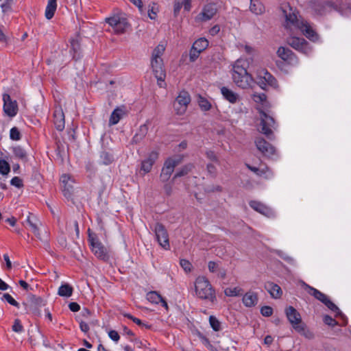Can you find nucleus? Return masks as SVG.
Instances as JSON below:
<instances>
[{
	"label": "nucleus",
	"mask_w": 351,
	"mask_h": 351,
	"mask_svg": "<svg viewBox=\"0 0 351 351\" xmlns=\"http://www.w3.org/2000/svg\"><path fill=\"white\" fill-rule=\"evenodd\" d=\"M165 50V45L159 44L158 45H157L152 52L151 60L162 59L161 56L164 53Z\"/></svg>",
	"instance_id": "nucleus-36"
},
{
	"label": "nucleus",
	"mask_w": 351,
	"mask_h": 351,
	"mask_svg": "<svg viewBox=\"0 0 351 351\" xmlns=\"http://www.w3.org/2000/svg\"><path fill=\"white\" fill-rule=\"evenodd\" d=\"M193 168V165L192 164H188L184 166L181 169L178 171L175 176H173V180L176 178L182 177L183 176L186 175L189 171L192 170Z\"/></svg>",
	"instance_id": "nucleus-40"
},
{
	"label": "nucleus",
	"mask_w": 351,
	"mask_h": 351,
	"mask_svg": "<svg viewBox=\"0 0 351 351\" xmlns=\"http://www.w3.org/2000/svg\"><path fill=\"white\" fill-rule=\"evenodd\" d=\"M220 30V27L219 25H216L215 26H213L210 30H209V33L212 35V36H215L217 34L219 33Z\"/></svg>",
	"instance_id": "nucleus-61"
},
{
	"label": "nucleus",
	"mask_w": 351,
	"mask_h": 351,
	"mask_svg": "<svg viewBox=\"0 0 351 351\" xmlns=\"http://www.w3.org/2000/svg\"><path fill=\"white\" fill-rule=\"evenodd\" d=\"M199 339H200L201 342L202 343V344L204 346H206L210 350H213V346L210 343L209 339L207 337H206L205 336H204L202 334L199 335Z\"/></svg>",
	"instance_id": "nucleus-47"
},
{
	"label": "nucleus",
	"mask_w": 351,
	"mask_h": 351,
	"mask_svg": "<svg viewBox=\"0 0 351 351\" xmlns=\"http://www.w3.org/2000/svg\"><path fill=\"white\" fill-rule=\"evenodd\" d=\"M191 101L189 94L186 91H181L176 98L173 108L178 114H183Z\"/></svg>",
	"instance_id": "nucleus-13"
},
{
	"label": "nucleus",
	"mask_w": 351,
	"mask_h": 351,
	"mask_svg": "<svg viewBox=\"0 0 351 351\" xmlns=\"http://www.w3.org/2000/svg\"><path fill=\"white\" fill-rule=\"evenodd\" d=\"M255 75L256 82L262 89H265L267 86H271L274 88L278 87L276 80L267 69L263 68L258 69L256 71Z\"/></svg>",
	"instance_id": "nucleus-9"
},
{
	"label": "nucleus",
	"mask_w": 351,
	"mask_h": 351,
	"mask_svg": "<svg viewBox=\"0 0 351 351\" xmlns=\"http://www.w3.org/2000/svg\"><path fill=\"white\" fill-rule=\"evenodd\" d=\"M108 336L112 340H113L116 342H117L120 338L119 333L116 330H110L108 332Z\"/></svg>",
	"instance_id": "nucleus-56"
},
{
	"label": "nucleus",
	"mask_w": 351,
	"mask_h": 351,
	"mask_svg": "<svg viewBox=\"0 0 351 351\" xmlns=\"http://www.w3.org/2000/svg\"><path fill=\"white\" fill-rule=\"evenodd\" d=\"M147 300L152 304H161V305L168 310V304L166 300L156 291H149L146 295Z\"/></svg>",
	"instance_id": "nucleus-25"
},
{
	"label": "nucleus",
	"mask_w": 351,
	"mask_h": 351,
	"mask_svg": "<svg viewBox=\"0 0 351 351\" xmlns=\"http://www.w3.org/2000/svg\"><path fill=\"white\" fill-rule=\"evenodd\" d=\"M182 5L184 6V10L189 11L191 8V1L190 0H182Z\"/></svg>",
	"instance_id": "nucleus-62"
},
{
	"label": "nucleus",
	"mask_w": 351,
	"mask_h": 351,
	"mask_svg": "<svg viewBox=\"0 0 351 351\" xmlns=\"http://www.w3.org/2000/svg\"><path fill=\"white\" fill-rule=\"evenodd\" d=\"M10 171L9 163L5 160H0V173L7 175Z\"/></svg>",
	"instance_id": "nucleus-43"
},
{
	"label": "nucleus",
	"mask_w": 351,
	"mask_h": 351,
	"mask_svg": "<svg viewBox=\"0 0 351 351\" xmlns=\"http://www.w3.org/2000/svg\"><path fill=\"white\" fill-rule=\"evenodd\" d=\"M261 313L265 317H269L273 313V308L269 306H264L261 308Z\"/></svg>",
	"instance_id": "nucleus-49"
},
{
	"label": "nucleus",
	"mask_w": 351,
	"mask_h": 351,
	"mask_svg": "<svg viewBox=\"0 0 351 351\" xmlns=\"http://www.w3.org/2000/svg\"><path fill=\"white\" fill-rule=\"evenodd\" d=\"M250 207L256 210V212L261 213V215L266 216L267 217H274L275 213L272 208L266 206L261 202L258 201H250L249 203Z\"/></svg>",
	"instance_id": "nucleus-23"
},
{
	"label": "nucleus",
	"mask_w": 351,
	"mask_h": 351,
	"mask_svg": "<svg viewBox=\"0 0 351 351\" xmlns=\"http://www.w3.org/2000/svg\"><path fill=\"white\" fill-rule=\"evenodd\" d=\"M106 21L111 28L108 31L115 34H124L129 27L127 19L124 16L119 14L107 18Z\"/></svg>",
	"instance_id": "nucleus-8"
},
{
	"label": "nucleus",
	"mask_w": 351,
	"mask_h": 351,
	"mask_svg": "<svg viewBox=\"0 0 351 351\" xmlns=\"http://www.w3.org/2000/svg\"><path fill=\"white\" fill-rule=\"evenodd\" d=\"M3 298L7 301L10 304L16 307V308H19V303L18 302H16L12 297L11 295H10L9 293H4L3 295Z\"/></svg>",
	"instance_id": "nucleus-44"
},
{
	"label": "nucleus",
	"mask_w": 351,
	"mask_h": 351,
	"mask_svg": "<svg viewBox=\"0 0 351 351\" xmlns=\"http://www.w3.org/2000/svg\"><path fill=\"white\" fill-rule=\"evenodd\" d=\"M314 12L317 15H324L332 10H336L342 14L348 15L351 14L350 4L344 3L341 1L332 2H313L311 6Z\"/></svg>",
	"instance_id": "nucleus-4"
},
{
	"label": "nucleus",
	"mask_w": 351,
	"mask_h": 351,
	"mask_svg": "<svg viewBox=\"0 0 351 351\" xmlns=\"http://www.w3.org/2000/svg\"><path fill=\"white\" fill-rule=\"evenodd\" d=\"M154 231L159 245L165 250L170 247L169 234L165 227L160 223H156Z\"/></svg>",
	"instance_id": "nucleus-14"
},
{
	"label": "nucleus",
	"mask_w": 351,
	"mask_h": 351,
	"mask_svg": "<svg viewBox=\"0 0 351 351\" xmlns=\"http://www.w3.org/2000/svg\"><path fill=\"white\" fill-rule=\"evenodd\" d=\"M324 322L326 324L331 326H334L337 324V321L329 315H325L324 317Z\"/></svg>",
	"instance_id": "nucleus-53"
},
{
	"label": "nucleus",
	"mask_w": 351,
	"mask_h": 351,
	"mask_svg": "<svg viewBox=\"0 0 351 351\" xmlns=\"http://www.w3.org/2000/svg\"><path fill=\"white\" fill-rule=\"evenodd\" d=\"M12 330L18 333L23 332L24 328L19 319H16L14 320L12 326Z\"/></svg>",
	"instance_id": "nucleus-46"
},
{
	"label": "nucleus",
	"mask_w": 351,
	"mask_h": 351,
	"mask_svg": "<svg viewBox=\"0 0 351 351\" xmlns=\"http://www.w3.org/2000/svg\"><path fill=\"white\" fill-rule=\"evenodd\" d=\"M200 53L201 51H199L192 47L189 53L190 60L194 62L199 57Z\"/></svg>",
	"instance_id": "nucleus-52"
},
{
	"label": "nucleus",
	"mask_w": 351,
	"mask_h": 351,
	"mask_svg": "<svg viewBox=\"0 0 351 351\" xmlns=\"http://www.w3.org/2000/svg\"><path fill=\"white\" fill-rule=\"evenodd\" d=\"M60 182L64 197L66 199L71 198L74 191L75 180L69 174H64L60 177Z\"/></svg>",
	"instance_id": "nucleus-19"
},
{
	"label": "nucleus",
	"mask_w": 351,
	"mask_h": 351,
	"mask_svg": "<svg viewBox=\"0 0 351 351\" xmlns=\"http://www.w3.org/2000/svg\"><path fill=\"white\" fill-rule=\"evenodd\" d=\"M2 99L3 101V108L5 114L10 117H15L19 111L17 101L12 99L8 93H4Z\"/></svg>",
	"instance_id": "nucleus-16"
},
{
	"label": "nucleus",
	"mask_w": 351,
	"mask_h": 351,
	"mask_svg": "<svg viewBox=\"0 0 351 351\" xmlns=\"http://www.w3.org/2000/svg\"><path fill=\"white\" fill-rule=\"evenodd\" d=\"M198 104L200 108L204 111H208L211 108L210 103L205 98L199 97L198 99Z\"/></svg>",
	"instance_id": "nucleus-41"
},
{
	"label": "nucleus",
	"mask_w": 351,
	"mask_h": 351,
	"mask_svg": "<svg viewBox=\"0 0 351 351\" xmlns=\"http://www.w3.org/2000/svg\"><path fill=\"white\" fill-rule=\"evenodd\" d=\"M208 270L210 271V272L215 273V272L217 271V270L219 269V265L216 262L210 261V262H208Z\"/></svg>",
	"instance_id": "nucleus-54"
},
{
	"label": "nucleus",
	"mask_w": 351,
	"mask_h": 351,
	"mask_svg": "<svg viewBox=\"0 0 351 351\" xmlns=\"http://www.w3.org/2000/svg\"><path fill=\"white\" fill-rule=\"evenodd\" d=\"M10 183L12 185L14 186H16L18 188H20L21 186H23V181L22 180L16 176V177H14L11 181H10Z\"/></svg>",
	"instance_id": "nucleus-55"
},
{
	"label": "nucleus",
	"mask_w": 351,
	"mask_h": 351,
	"mask_svg": "<svg viewBox=\"0 0 351 351\" xmlns=\"http://www.w3.org/2000/svg\"><path fill=\"white\" fill-rule=\"evenodd\" d=\"M274 341V339L270 335H267L265 339H264V343L265 344H266L267 346H270L272 342Z\"/></svg>",
	"instance_id": "nucleus-63"
},
{
	"label": "nucleus",
	"mask_w": 351,
	"mask_h": 351,
	"mask_svg": "<svg viewBox=\"0 0 351 351\" xmlns=\"http://www.w3.org/2000/svg\"><path fill=\"white\" fill-rule=\"evenodd\" d=\"M248 62L246 60L239 58L232 64L231 75L233 82L239 88L245 89L251 87L254 80L247 72Z\"/></svg>",
	"instance_id": "nucleus-2"
},
{
	"label": "nucleus",
	"mask_w": 351,
	"mask_h": 351,
	"mask_svg": "<svg viewBox=\"0 0 351 351\" xmlns=\"http://www.w3.org/2000/svg\"><path fill=\"white\" fill-rule=\"evenodd\" d=\"M250 11L255 14H261L265 12L264 5L259 1H251Z\"/></svg>",
	"instance_id": "nucleus-32"
},
{
	"label": "nucleus",
	"mask_w": 351,
	"mask_h": 351,
	"mask_svg": "<svg viewBox=\"0 0 351 351\" xmlns=\"http://www.w3.org/2000/svg\"><path fill=\"white\" fill-rule=\"evenodd\" d=\"M151 66L153 73L157 79L158 85L161 88L165 87L166 84L165 79L166 73L164 69L162 59L151 60Z\"/></svg>",
	"instance_id": "nucleus-12"
},
{
	"label": "nucleus",
	"mask_w": 351,
	"mask_h": 351,
	"mask_svg": "<svg viewBox=\"0 0 351 351\" xmlns=\"http://www.w3.org/2000/svg\"><path fill=\"white\" fill-rule=\"evenodd\" d=\"M3 259H4V261L6 263L7 267L8 269H10L12 267V263H11V261L10 260L9 256L7 254L3 255Z\"/></svg>",
	"instance_id": "nucleus-64"
},
{
	"label": "nucleus",
	"mask_w": 351,
	"mask_h": 351,
	"mask_svg": "<svg viewBox=\"0 0 351 351\" xmlns=\"http://www.w3.org/2000/svg\"><path fill=\"white\" fill-rule=\"evenodd\" d=\"M257 149L263 156L268 158H274L277 156L276 148L261 136L256 137L254 140Z\"/></svg>",
	"instance_id": "nucleus-10"
},
{
	"label": "nucleus",
	"mask_w": 351,
	"mask_h": 351,
	"mask_svg": "<svg viewBox=\"0 0 351 351\" xmlns=\"http://www.w3.org/2000/svg\"><path fill=\"white\" fill-rule=\"evenodd\" d=\"M265 288L273 298H280L282 294V291L280 286L272 282H266L265 285Z\"/></svg>",
	"instance_id": "nucleus-28"
},
{
	"label": "nucleus",
	"mask_w": 351,
	"mask_h": 351,
	"mask_svg": "<svg viewBox=\"0 0 351 351\" xmlns=\"http://www.w3.org/2000/svg\"><path fill=\"white\" fill-rule=\"evenodd\" d=\"M195 296L202 300L208 301L212 304L217 302L215 288L208 279L204 276H197L193 282Z\"/></svg>",
	"instance_id": "nucleus-3"
},
{
	"label": "nucleus",
	"mask_w": 351,
	"mask_h": 351,
	"mask_svg": "<svg viewBox=\"0 0 351 351\" xmlns=\"http://www.w3.org/2000/svg\"><path fill=\"white\" fill-rule=\"evenodd\" d=\"M73 287L69 284L62 285L58 289V295L62 297H70L73 293Z\"/></svg>",
	"instance_id": "nucleus-34"
},
{
	"label": "nucleus",
	"mask_w": 351,
	"mask_h": 351,
	"mask_svg": "<svg viewBox=\"0 0 351 351\" xmlns=\"http://www.w3.org/2000/svg\"><path fill=\"white\" fill-rule=\"evenodd\" d=\"M207 170H208V172L213 176H215L216 175V173H217V169L215 167V165H212V164H208L207 165Z\"/></svg>",
	"instance_id": "nucleus-58"
},
{
	"label": "nucleus",
	"mask_w": 351,
	"mask_h": 351,
	"mask_svg": "<svg viewBox=\"0 0 351 351\" xmlns=\"http://www.w3.org/2000/svg\"><path fill=\"white\" fill-rule=\"evenodd\" d=\"M217 13V8L214 3H208L203 8L202 12L197 16L196 21L204 22L210 20Z\"/></svg>",
	"instance_id": "nucleus-20"
},
{
	"label": "nucleus",
	"mask_w": 351,
	"mask_h": 351,
	"mask_svg": "<svg viewBox=\"0 0 351 351\" xmlns=\"http://www.w3.org/2000/svg\"><path fill=\"white\" fill-rule=\"evenodd\" d=\"M57 8L56 0H48L47 5L45 9V17L47 19H51L54 16L55 12Z\"/></svg>",
	"instance_id": "nucleus-31"
},
{
	"label": "nucleus",
	"mask_w": 351,
	"mask_h": 351,
	"mask_svg": "<svg viewBox=\"0 0 351 351\" xmlns=\"http://www.w3.org/2000/svg\"><path fill=\"white\" fill-rule=\"evenodd\" d=\"M246 167L259 177L267 180H270L274 177L273 171L265 165H261L258 167H256L246 164Z\"/></svg>",
	"instance_id": "nucleus-22"
},
{
	"label": "nucleus",
	"mask_w": 351,
	"mask_h": 351,
	"mask_svg": "<svg viewBox=\"0 0 351 351\" xmlns=\"http://www.w3.org/2000/svg\"><path fill=\"white\" fill-rule=\"evenodd\" d=\"M287 42L291 47L306 55H309L312 52V48L303 38L293 36L289 38Z\"/></svg>",
	"instance_id": "nucleus-15"
},
{
	"label": "nucleus",
	"mask_w": 351,
	"mask_h": 351,
	"mask_svg": "<svg viewBox=\"0 0 351 351\" xmlns=\"http://www.w3.org/2000/svg\"><path fill=\"white\" fill-rule=\"evenodd\" d=\"M88 241L91 246L93 253L100 259H105L107 257V251L100 241L93 235L89 234Z\"/></svg>",
	"instance_id": "nucleus-17"
},
{
	"label": "nucleus",
	"mask_w": 351,
	"mask_h": 351,
	"mask_svg": "<svg viewBox=\"0 0 351 351\" xmlns=\"http://www.w3.org/2000/svg\"><path fill=\"white\" fill-rule=\"evenodd\" d=\"M182 160V155H175L165 160L160 176L162 182H167L169 180L175 167L180 165Z\"/></svg>",
	"instance_id": "nucleus-7"
},
{
	"label": "nucleus",
	"mask_w": 351,
	"mask_h": 351,
	"mask_svg": "<svg viewBox=\"0 0 351 351\" xmlns=\"http://www.w3.org/2000/svg\"><path fill=\"white\" fill-rule=\"evenodd\" d=\"M71 49L72 50L75 52V53H77L79 49H80V45H79V43L77 40L75 39H72L71 40Z\"/></svg>",
	"instance_id": "nucleus-57"
},
{
	"label": "nucleus",
	"mask_w": 351,
	"mask_h": 351,
	"mask_svg": "<svg viewBox=\"0 0 351 351\" xmlns=\"http://www.w3.org/2000/svg\"><path fill=\"white\" fill-rule=\"evenodd\" d=\"M125 114L126 112L124 107H117L113 110L110 117L109 125H114L117 124Z\"/></svg>",
	"instance_id": "nucleus-29"
},
{
	"label": "nucleus",
	"mask_w": 351,
	"mask_h": 351,
	"mask_svg": "<svg viewBox=\"0 0 351 351\" xmlns=\"http://www.w3.org/2000/svg\"><path fill=\"white\" fill-rule=\"evenodd\" d=\"M35 220H36V219H34V217H33L32 216H31L29 215L27 218V223L29 226V227H30L32 231L34 232V234L36 237H38L40 236L39 230H38L37 225L34 222Z\"/></svg>",
	"instance_id": "nucleus-39"
},
{
	"label": "nucleus",
	"mask_w": 351,
	"mask_h": 351,
	"mask_svg": "<svg viewBox=\"0 0 351 351\" xmlns=\"http://www.w3.org/2000/svg\"><path fill=\"white\" fill-rule=\"evenodd\" d=\"M208 46V41L205 38H200L195 41L193 46L194 49H197L199 51H203Z\"/></svg>",
	"instance_id": "nucleus-35"
},
{
	"label": "nucleus",
	"mask_w": 351,
	"mask_h": 351,
	"mask_svg": "<svg viewBox=\"0 0 351 351\" xmlns=\"http://www.w3.org/2000/svg\"><path fill=\"white\" fill-rule=\"evenodd\" d=\"M277 55L285 62L291 66H296L299 63L298 58L293 51L287 47H279L277 51Z\"/></svg>",
	"instance_id": "nucleus-18"
},
{
	"label": "nucleus",
	"mask_w": 351,
	"mask_h": 351,
	"mask_svg": "<svg viewBox=\"0 0 351 351\" xmlns=\"http://www.w3.org/2000/svg\"><path fill=\"white\" fill-rule=\"evenodd\" d=\"M10 138L12 141H19L21 138V132L16 127H13L10 131Z\"/></svg>",
	"instance_id": "nucleus-42"
},
{
	"label": "nucleus",
	"mask_w": 351,
	"mask_h": 351,
	"mask_svg": "<svg viewBox=\"0 0 351 351\" xmlns=\"http://www.w3.org/2000/svg\"><path fill=\"white\" fill-rule=\"evenodd\" d=\"M280 9L285 17L284 27L287 31L294 32L300 30L310 40H319V35L311 25L302 18H298L295 10L289 4H282Z\"/></svg>",
	"instance_id": "nucleus-1"
},
{
	"label": "nucleus",
	"mask_w": 351,
	"mask_h": 351,
	"mask_svg": "<svg viewBox=\"0 0 351 351\" xmlns=\"http://www.w3.org/2000/svg\"><path fill=\"white\" fill-rule=\"evenodd\" d=\"M221 93L223 95V98L228 101L231 104H235L239 101L240 97L239 95L231 89L223 86L220 89Z\"/></svg>",
	"instance_id": "nucleus-27"
},
{
	"label": "nucleus",
	"mask_w": 351,
	"mask_h": 351,
	"mask_svg": "<svg viewBox=\"0 0 351 351\" xmlns=\"http://www.w3.org/2000/svg\"><path fill=\"white\" fill-rule=\"evenodd\" d=\"M243 289L239 287H227L224 289V294L227 297H237L242 295Z\"/></svg>",
	"instance_id": "nucleus-33"
},
{
	"label": "nucleus",
	"mask_w": 351,
	"mask_h": 351,
	"mask_svg": "<svg viewBox=\"0 0 351 351\" xmlns=\"http://www.w3.org/2000/svg\"><path fill=\"white\" fill-rule=\"evenodd\" d=\"M306 289L308 294L324 304L330 310L335 313L336 317H344L339 308L332 301H330L326 295L309 285H306Z\"/></svg>",
	"instance_id": "nucleus-6"
},
{
	"label": "nucleus",
	"mask_w": 351,
	"mask_h": 351,
	"mask_svg": "<svg viewBox=\"0 0 351 351\" xmlns=\"http://www.w3.org/2000/svg\"><path fill=\"white\" fill-rule=\"evenodd\" d=\"M101 158L105 165L110 164L113 161L112 156L107 152H103L101 154Z\"/></svg>",
	"instance_id": "nucleus-48"
},
{
	"label": "nucleus",
	"mask_w": 351,
	"mask_h": 351,
	"mask_svg": "<svg viewBox=\"0 0 351 351\" xmlns=\"http://www.w3.org/2000/svg\"><path fill=\"white\" fill-rule=\"evenodd\" d=\"M53 123L56 128L62 131L64 128V114L61 108H56L53 112Z\"/></svg>",
	"instance_id": "nucleus-24"
},
{
	"label": "nucleus",
	"mask_w": 351,
	"mask_h": 351,
	"mask_svg": "<svg viewBox=\"0 0 351 351\" xmlns=\"http://www.w3.org/2000/svg\"><path fill=\"white\" fill-rule=\"evenodd\" d=\"M285 312L289 322L295 330L299 332L304 330V328L302 325L301 315L295 308L290 306L285 308Z\"/></svg>",
	"instance_id": "nucleus-11"
},
{
	"label": "nucleus",
	"mask_w": 351,
	"mask_h": 351,
	"mask_svg": "<svg viewBox=\"0 0 351 351\" xmlns=\"http://www.w3.org/2000/svg\"><path fill=\"white\" fill-rule=\"evenodd\" d=\"M158 152L157 151H152L149 152L146 158L141 162V170L143 171L145 173L150 172L152 167L158 158Z\"/></svg>",
	"instance_id": "nucleus-21"
},
{
	"label": "nucleus",
	"mask_w": 351,
	"mask_h": 351,
	"mask_svg": "<svg viewBox=\"0 0 351 351\" xmlns=\"http://www.w3.org/2000/svg\"><path fill=\"white\" fill-rule=\"evenodd\" d=\"M69 309L73 312H77L80 309V305L76 302H71L69 305Z\"/></svg>",
	"instance_id": "nucleus-59"
},
{
	"label": "nucleus",
	"mask_w": 351,
	"mask_h": 351,
	"mask_svg": "<svg viewBox=\"0 0 351 351\" xmlns=\"http://www.w3.org/2000/svg\"><path fill=\"white\" fill-rule=\"evenodd\" d=\"M13 154L17 158L25 161L27 160L26 152L20 146H16L13 148Z\"/></svg>",
	"instance_id": "nucleus-38"
},
{
	"label": "nucleus",
	"mask_w": 351,
	"mask_h": 351,
	"mask_svg": "<svg viewBox=\"0 0 351 351\" xmlns=\"http://www.w3.org/2000/svg\"><path fill=\"white\" fill-rule=\"evenodd\" d=\"M125 316L126 317L129 318L130 319L132 320L135 324H136L137 325H138L140 326L145 327L146 328H151V326L143 324L140 319L135 317L130 314H127Z\"/></svg>",
	"instance_id": "nucleus-45"
},
{
	"label": "nucleus",
	"mask_w": 351,
	"mask_h": 351,
	"mask_svg": "<svg viewBox=\"0 0 351 351\" xmlns=\"http://www.w3.org/2000/svg\"><path fill=\"white\" fill-rule=\"evenodd\" d=\"M242 301L246 307L254 306L258 301V295L252 291H249L243 295Z\"/></svg>",
	"instance_id": "nucleus-26"
},
{
	"label": "nucleus",
	"mask_w": 351,
	"mask_h": 351,
	"mask_svg": "<svg viewBox=\"0 0 351 351\" xmlns=\"http://www.w3.org/2000/svg\"><path fill=\"white\" fill-rule=\"evenodd\" d=\"M180 265L186 272L191 271L192 265L191 263L185 259L180 260Z\"/></svg>",
	"instance_id": "nucleus-50"
},
{
	"label": "nucleus",
	"mask_w": 351,
	"mask_h": 351,
	"mask_svg": "<svg viewBox=\"0 0 351 351\" xmlns=\"http://www.w3.org/2000/svg\"><path fill=\"white\" fill-rule=\"evenodd\" d=\"M80 328L81 330L85 333L88 332L89 330V326H88V324H86L84 322H81L80 323Z\"/></svg>",
	"instance_id": "nucleus-60"
},
{
	"label": "nucleus",
	"mask_w": 351,
	"mask_h": 351,
	"mask_svg": "<svg viewBox=\"0 0 351 351\" xmlns=\"http://www.w3.org/2000/svg\"><path fill=\"white\" fill-rule=\"evenodd\" d=\"M257 109L260 117V132L269 138H271L274 131L276 130L278 125L271 114L261 108Z\"/></svg>",
	"instance_id": "nucleus-5"
},
{
	"label": "nucleus",
	"mask_w": 351,
	"mask_h": 351,
	"mask_svg": "<svg viewBox=\"0 0 351 351\" xmlns=\"http://www.w3.org/2000/svg\"><path fill=\"white\" fill-rule=\"evenodd\" d=\"M206 157L213 162L219 164V159L213 151L209 150L206 152Z\"/></svg>",
	"instance_id": "nucleus-51"
},
{
	"label": "nucleus",
	"mask_w": 351,
	"mask_h": 351,
	"mask_svg": "<svg viewBox=\"0 0 351 351\" xmlns=\"http://www.w3.org/2000/svg\"><path fill=\"white\" fill-rule=\"evenodd\" d=\"M252 99L254 102L261 104V106L260 108L263 109V110L270 107L265 93H254L252 95Z\"/></svg>",
	"instance_id": "nucleus-30"
},
{
	"label": "nucleus",
	"mask_w": 351,
	"mask_h": 351,
	"mask_svg": "<svg viewBox=\"0 0 351 351\" xmlns=\"http://www.w3.org/2000/svg\"><path fill=\"white\" fill-rule=\"evenodd\" d=\"M209 324L210 327L215 332H218L222 330L221 323L214 315H210L209 317Z\"/></svg>",
	"instance_id": "nucleus-37"
}]
</instances>
